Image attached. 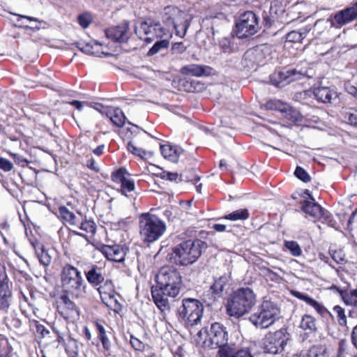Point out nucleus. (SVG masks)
Returning <instances> with one entry per match:
<instances>
[{"instance_id": "obj_37", "label": "nucleus", "mask_w": 357, "mask_h": 357, "mask_svg": "<svg viewBox=\"0 0 357 357\" xmlns=\"http://www.w3.org/2000/svg\"><path fill=\"white\" fill-rule=\"evenodd\" d=\"M284 245L291 254L295 257L301 256L302 250L299 244L294 241H285Z\"/></svg>"}, {"instance_id": "obj_27", "label": "nucleus", "mask_w": 357, "mask_h": 357, "mask_svg": "<svg viewBox=\"0 0 357 357\" xmlns=\"http://www.w3.org/2000/svg\"><path fill=\"white\" fill-rule=\"evenodd\" d=\"M220 357H253L248 348L241 349L236 351H234L232 346L227 350L222 349V355Z\"/></svg>"}, {"instance_id": "obj_32", "label": "nucleus", "mask_w": 357, "mask_h": 357, "mask_svg": "<svg viewBox=\"0 0 357 357\" xmlns=\"http://www.w3.org/2000/svg\"><path fill=\"white\" fill-rule=\"evenodd\" d=\"M344 121L351 126L357 127V109L349 108L342 112Z\"/></svg>"}, {"instance_id": "obj_31", "label": "nucleus", "mask_w": 357, "mask_h": 357, "mask_svg": "<svg viewBox=\"0 0 357 357\" xmlns=\"http://www.w3.org/2000/svg\"><path fill=\"white\" fill-rule=\"evenodd\" d=\"M347 305L357 307V291H337Z\"/></svg>"}, {"instance_id": "obj_1", "label": "nucleus", "mask_w": 357, "mask_h": 357, "mask_svg": "<svg viewBox=\"0 0 357 357\" xmlns=\"http://www.w3.org/2000/svg\"><path fill=\"white\" fill-rule=\"evenodd\" d=\"M206 248L207 244L199 239L188 240L175 247L168 257L176 264L188 266L195 262Z\"/></svg>"}, {"instance_id": "obj_55", "label": "nucleus", "mask_w": 357, "mask_h": 357, "mask_svg": "<svg viewBox=\"0 0 357 357\" xmlns=\"http://www.w3.org/2000/svg\"><path fill=\"white\" fill-rule=\"evenodd\" d=\"M13 163L4 158H0V169L5 172H10L13 169Z\"/></svg>"}, {"instance_id": "obj_2", "label": "nucleus", "mask_w": 357, "mask_h": 357, "mask_svg": "<svg viewBox=\"0 0 357 357\" xmlns=\"http://www.w3.org/2000/svg\"><path fill=\"white\" fill-rule=\"evenodd\" d=\"M257 301L254 291H232L225 303L229 317L240 318L249 312Z\"/></svg>"}, {"instance_id": "obj_9", "label": "nucleus", "mask_w": 357, "mask_h": 357, "mask_svg": "<svg viewBox=\"0 0 357 357\" xmlns=\"http://www.w3.org/2000/svg\"><path fill=\"white\" fill-rule=\"evenodd\" d=\"M288 340L289 334L285 328L268 333L264 342L265 352L272 354L281 353L287 345Z\"/></svg>"}, {"instance_id": "obj_33", "label": "nucleus", "mask_w": 357, "mask_h": 357, "mask_svg": "<svg viewBox=\"0 0 357 357\" xmlns=\"http://www.w3.org/2000/svg\"><path fill=\"white\" fill-rule=\"evenodd\" d=\"M300 326L303 330L314 331L316 330L315 319L310 315L305 314L303 317Z\"/></svg>"}, {"instance_id": "obj_46", "label": "nucleus", "mask_w": 357, "mask_h": 357, "mask_svg": "<svg viewBox=\"0 0 357 357\" xmlns=\"http://www.w3.org/2000/svg\"><path fill=\"white\" fill-rule=\"evenodd\" d=\"M295 176L304 183L310 182L311 180L310 176L308 173L301 167H296L295 172Z\"/></svg>"}, {"instance_id": "obj_10", "label": "nucleus", "mask_w": 357, "mask_h": 357, "mask_svg": "<svg viewBox=\"0 0 357 357\" xmlns=\"http://www.w3.org/2000/svg\"><path fill=\"white\" fill-rule=\"evenodd\" d=\"M157 285L155 290H180L181 276L175 271L162 269L155 276Z\"/></svg>"}, {"instance_id": "obj_39", "label": "nucleus", "mask_w": 357, "mask_h": 357, "mask_svg": "<svg viewBox=\"0 0 357 357\" xmlns=\"http://www.w3.org/2000/svg\"><path fill=\"white\" fill-rule=\"evenodd\" d=\"M9 289V279L6 271V268L4 266L0 264V290H8Z\"/></svg>"}, {"instance_id": "obj_40", "label": "nucleus", "mask_w": 357, "mask_h": 357, "mask_svg": "<svg viewBox=\"0 0 357 357\" xmlns=\"http://www.w3.org/2000/svg\"><path fill=\"white\" fill-rule=\"evenodd\" d=\"M262 24L266 29L271 28L275 24V22H278L277 17H275L272 14H271L269 10L268 12L264 11L262 13Z\"/></svg>"}, {"instance_id": "obj_38", "label": "nucleus", "mask_w": 357, "mask_h": 357, "mask_svg": "<svg viewBox=\"0 0 357 357\" xmlns=\"http://www.w3.org/2000/svg\"><path fill=\"white\" fill-rule=\"evenodd\" d=\"M93 17L89 12L83 13L77 16V22L83 28H87L93 22Z\"/></svg>"}, {"instance_id": "obj_41", "label": "nucleus", "mask_w": 357, "mask_h": 357, "mask_svg": "<svg viewBox=\"0 0 357 357\" xmlns=\"http://www.w3.org/2000/svg\"><path fill=\"white\" fill-rule=\"evenodd\" d=\"M12 300L11 291H0V308L7 310Z\"/></svg>"}, {"instance_id": "obj_21", "label": "nucleus", "mask_w": 357, "mask_h": 357, "mask_svg": "<svg viewBox=\"0 0 357 357\" xmlns=\"http://www.w3.org/2000/svg\"><path fill=\"white\" fill-rule=\"evenodd\" d=\"M102 112H105L106 116L116 127L121 128L124 126L126 118L120 108L109 107V109H105Z\"/></svg>"}, {"instance_id": "obj_15", "label": "nucleus", "mask_w": 357, "mask_h": 357, "mask_svg": "<svg viewBox=\"0 0 357 357\" xmlns=\"http://www.w3.org/2000/svg\"><path fill=\"white\" fill-rule=\"evenodd\" d=\"M306 71L298 70L296 68H290L284 71H280L275 75L278 81L271 79L273 84L278 87H283L291 82L298 80L305 77Z\"/></svg>"}, {"instance_id": "obj_44", "label": "nucleus", "mask_w": 357, "mask_h": 357, "mask_svg": "<svg viewBox=\"0 0 357 357\" xmlns=\"http://www.w3.org/2000/svg\"><path fill=\"white\" fill-rule=\"evenodd\" d=\"M319 218L322 219L323 222L326 223L328 226L335 227L337 222L333 218V215L328 211L323 209V211H321V216Z\"/></svg>"}, {"instance_id": "obj_7", "label": "nucleus", "mask_w": 357, "mask_h": 357, "mask_svg": "<svg viewBox=\"0 0 357 357\" xmlns=\"http://www.w3.org/2000/svg\"><path fill=\"white\" fill-rule=\"evenodd\" d=\"M203 311L201 302L195 298H187L183 301V305L178 310V318L192 326L201 321Z\"/></svg>"}, {"instance_id": "obj_52", "label": "nucleus", "mask_w": 357, "mask_h": 357, "mask_svg": "<svg viewBox=\"0 0 357 357\" xmlns=\"http://www.w3.org/2000/svg\"><path fill=\"white\" fill-rule=\"evenodd\" d=\"M333 312L337 314L338 321L340 324H346V315L344 314V310L340 305H335L333 307Z\"/></svg>"}, {"instance_id": "obj_63", "label": "nucleus", "mask_w": 357, "mask_h": 357, "mask_svg": "<svg viewBox=\"0 0 357 357\" xmlns=\"http://www.w3.org/2000/svg\"><path fill=\"white\" fill-rule=\"evenodd\" d=\"M116 291H112L113 294L111 295L110 294H109V302L110 303H106V305L107 306H109V305H112V303L114 302V311H117V310H121V305L119 304V303L118 302V301L116 300V298H115V296L114 294V293H115Z\"/></svg>"}, {"instance_id": "obj_62", "label": "nucleus", "mask_w": 357, "mask_h": 357, "mask_svg": "<svg viewBox=\"0 0 357 357\" xmlns=\"http://www.w3.org/2000/svg\"><path fill=\"white\" fill-rule=\"evenodd\" d=\"M98 338L102 342V347L105 350H109L111 347L110 341L108 339L106 333L103 335H98Z\"/></svg>"}, {"instance_id": "obj_4", "label": "nucleus", "mask_w": 357, "mask_h": 357, "mask_svg": "<svg viewBox=\"0 0 357 357\" xmlns=\"http://www.w3.org/2000/svg\"><path fill=\"white\" fill-rule=\"evenodd\" d=\"M280 318V309L278 305L264 297L259 311L252 314L250 320L257 328H267Z\"/></svg>"}, {"instance_id": "obj_13", "label": "nucleus", "mask_w": 357, "mask_h": 357, "mask_svg": "<svg viewBox=\"0 0 357 357\" xmlns=\"http://www.w3.org/2000/svg\"><path fill=\"white\" fill-rule=\"evenodd\" d=\"M241 63L248 70L256 69L258 66L265 63L263 50L259 48L247 50L243 56Z\"/></svg>"}, {"instance_id": "obj_11", "label": "nucleus", "mask_w": 357, "mask_h": 357, "mask_svg": "<svg viewBox=\"0 0 357 357\" xmlns=\"http://www.w3.org/2000/svg\"><path fill=\"white\" fill-rule=\"evenodd\" d=\"M183 15L182 12L174 6H167L165 8V13L162 15V22L167 26H172L175 30L176 36L183 38L187 32V29L190 25L191 20H185L183 22V31H179L178 24L176 22L178 19Z\"/></svg>"}, {"instance_id": "obj_25", "label": "nucleus", "mask_w": 357, "mask_h": 357, "mask_svg": "<svg viewBox=\"0 0 357 357\" xmlns=\"http://www.w3.org/2000/svg\"><path fill=\"white\" fill-rule=\"evenodd\" d=\"M86 279L89 282L97 286L104 281V277L100 269L97 266L93 267L86 273Z\"/></svg>"}, {"instance_id": "obj_14", "label": "nucleus", "mask_w": 357, "mask_h": 357, "mask_svg": "<svg viewBox=\"0 0 357 357\" xmlns=\"http://www.w3.org/2000/svg\"><path fill=\"white\" fill-rule=\"evenodd\" d=\"M100 252L105 257L110 261L116 262H122L128 251V248L125 245H102L100 248Z\"/></svg>"}, {"instance_id": "obj_6", "label": "nucleus", "mask_w": 357, "mask_h": 357, "mask_svg": "<svg viewBox=\"0 0 357 357\" xmlns=\"http://www.w3.org/2000/svg\"><path fill=\"white\" fill-rule=\"evenodd\" d=\"M135 32L139 39L148 44L156 38L171 35L169 31L161 26L160 22L153 20L143 21L139 26H135Z\"/></svg>"}, {"instance_id": "obj_57", "label": "nucleus", "mask_w": 357, "mask_h": 357, "mask_svg": "<svg viewBox=\"0 0 357 357\" xmlns=\"http://www.w3.org/2000/svg\"><path fill=\"white\" fill-rule=\"evenodd\" d=\"M55 214L65 225V221L67 218V208L65 206H59L58 211L55 212Z\"/></svg>"}, {"instance_id": "obj_48", "label": "nucleus", "mask_w": 357, "mask_h": 357, "mask_svg": "<svg viewBox=\"0 0 357 357\" xmlns=\"http://www.w3.org/2000/svg\"><path fill=\"white\" fill-rule=\"evenodd\" d=\"M127 147L130 152L141 158L146 157L148 153L147 151L143 150L142 149L137 147L132 142H129L128 143Z\"/></svg>"}, {"instance_id": "obj_19", "label": "nucleus", "mask_w": 357, "mask_h": 357, "mask_svg": "<svg viewBox=\"0 0 357 357\" xmlns=\"http://www.w3.org/2000/svg\"><path fill=\"white\" fill-rule=\"evenodd\" d=\"M153 301L157 307L163 312L169 308V296L176 297L178 291H151Z\"/></svg>"}, {"instance_id": "obj_8", "label": "nucleus", "mask_w": 357, "mask_h": 357, "mask_svg": "<svg viewBox=\"0 0 357 357\" xmlns=\"http://www.w3.org/2000/svg\"><path fill=\"white\" fill-rule=\"evenodd\" d=\"M259 28V17L252 11L244 12L236 21V33L239 38L255 35Z\"/></svg>"}, {"instance_id": "obj_56", "label": "nucleus", "mask_w": 357, "mask_h": 357, "mask_svg": "<svg viewBox=\"0 0 357 357\" xmlns=\"http://www.w3.org/2000/svg\"><path fill=\"white\" fill-rule=\"evenodd\" d=\"M36 334L38 337L44 338L50 334V331L41 324L36 325Z\"/></svg>"}, {"instance_id": "obj_34", "label": "nucleus", "mask_w": 357, "mask_h": 357, "mask_svg": "<svg viewBox=\"0 0 357 357\" xmlns=\"http://www.w3.org/2000/svg\"><path fill=\"white\" fill-rule=\"evenodd\" d=\"M284 114V116L293 122L297 121L300 118V113L296 109L285 104V109L281 112Z\"/></svg>"}, {"instance_id": "obj_53", "label": "nucleus", "mask_w": 357, "mask_h": 357, "mask_svg": "<svg viewBox=\"0 0 357 357\" xmlns=\"http://www.w3.org/2000/svg\"><path fill=\"white\" fill-rule=\"evenodd\" d=\"M72 96H74V95L68 93V105L74 107L78 111H82L84 107V105L85 104L86 105L88 104L86 102H82V101H79V100H70V97H72Z\"/></svg>"}, {"instance_id": "obj_26", "label": "nucleus", "mask_w": 357, "mask_h": 357, "mask_svg": "<svg viewBox=\"0 0 357 357\" xmlns=\"http://www.w3.org/2000/svg\"><path fill=\"white\" fill-rule=\"evenodd\" d=\"M83 218L84 216L81 213L77 212L75 213L68 211V223H70V225L73 227V229L68 228V231L73 232L74 234L84 236V235L78 233L74 229L75 228L79 229V226H80V223H82Z\"/></svg>"}, {"instance_id": "obj_24", "label": "nucleus", "mask_w": 357, "mask_h": 357, "mask_svg": "<svg viewBox=\"0 0 357 357\" xmlns=\"http://www.w3.org/2000/svg\"><path fill=\"white\" fill-rule=\"evenodd\" d=\"M231 286L230 276L225 274L214 280L210 290H228L231 288Z\"/></svg>"}, {"instance_id": "obj_64", "label": "nucleus", "mask_w": 357, "mask_h": 357, "mask_svg": "<svg viewBox=\"0 0 357 357\" xmlns=\"http://www.w3.org/2000/svg\"><path fill=\"white\" fill-rule=\"evenodd\" d=\"M311 29H312L311 25H307V26L301 28L298 30V32H299L300 35H301V38L303 40L307 36V35L309 33V32L311 31Z\"/></svg>"}, {"instance_id": "obj_49", "label": "nucleus", "mask_w": 357, "mask_h": 357, "mask_svg": "<svg viewBox=\"0 0 357 357\" xmlns=\"http://www.w3.org/2000/svg\"><path fill=\"white\" fill-rule=\"evenodd\" d=\"M121 191L123 193L132 192L135 190V182L127 177L121 183Z\"/></svg>"}, {"instance_id": "obj_42", "label": "nucleus", "mask_w": 357, "mask_h": 357, "mask_svg": "<svg viewBox=\"0 0 357 357\" xmlns=\"http://www.w3.org/2000/svg\"><path fill=\"white\" fill-rule=\"evenodd\" d=\"M285 104L278 100H271L266 103L265 106L267 109L277 110L282 112L285 109Z\"/></svg>"}, {"instance_id": "obj_50", "label": "nucleus", "mask_w": 357, "mask_h": 357, "mask_svg": "<svg viewBox=\"0 0 357 357\" xmlns=\"http://www.w3.org/2000/svg\"><path fill=\"white\" fill-rule=\"evenodd\" d=\"M303 39L298 31H291L287 33L286 41L290 43H302Z\"/></svg>"}, {"instance_id": "obj_54", "label": "nucleus", "mask_w": 357, "mask_h": 357, "mask_svg": "<svg viewBox=\"0 0 357 357\" xmlns=\"http://www.w3.org/2000/svg\"><path fill=\"white\" fill-rule=\"evenodd\" d=\"M294 296L296 298L303 300L308 305H311L312 303L314 301V299L312 298L309 296L301 293V291H291Z\"/></svg>"}, {"instance_id": "obj_20", "label": "nucleus", "mask_w": 357, "mask_h": 357, "mask_svg": "<svg viewBox=\"0 0 357 357\" xmlns=\"http://www.w3.org/2000/svg\"><path fill=\"white\" fill-rule=\"evenodd\" d=\"M213 68L208 66L190 64L183 66L181 72L183 75L195 77L208 76L212 73Z\"/></svg>"}, {"instance_id": "obj_59", "label": "nucleus", "mask_w": 357, "mask_h": 357, "mask_svg": "<svg viewBox=\"0 0 357 357\" xmlns=\"http://www.w3.org/2000/svg\"><path fill=\"white\" fill-rule=\"evenodd\" d=\"M13 158L15 162L22 167H26L29 163V161L25 158L19 154H13Z\"/></svg>"}, {"instance_id": "obj_5", "label": "nucleus", "mask_w": 357, "mask_h": 357, "mask_svg": "<svg viewBox=\"0 0 357 357\" xmlns=\"http://www.w3.org/2000/svg\"><path fill=\"white\" fill-rule=\"evenodd\" d=\"M165 223L157 216L149 213L142 214L139 217V232L146 242L158 240L165 232Z\"/></svg>"}, {"instance_id": "obj_61", "label": "nucleus", "mask_w": 357, "mask_h": 357, "mask_svg": "<svg viewBox=\"0 0 357 357\" xmlns=\"http://www.w3.org/2000/svg\"><path fill=\"white\" fill-rule=\"evenodd\" d=\"M332 258L335 261L339 264H342L346 261L344 255L341 251H335L332 255Z\"/></svg>"}, {"instance_id": "obj_43", "label": "nucleus", "mask_w": 357, "mask_h": 357, "mask_svg": "<svg viewBox=\"0 0 357 357\" xmlns=\"http://www.w3.org/2000/svg\"><path fill=\"white\" fill-rule=\"evenodd\" d=\"M96 224L93 221L86 220L83 218L82 223H80V226H79V229L86 231V233L94 234L96 232Z\"/></svg>"}, {"instance_id": "obj_51", "label": "nucleus", "mask_w": 357, "mask_h": 357, "mask_svg": "<svg viewBox=\"0 0 357 357\" xmlns=\"http://www.w3.org/2000/svg\"><path fill=\"white\" fill-rule=\"evenodd\" d=\"M219 45L225 53H230L232 51L231 40L229 38L224 37L219 41Z\"/></svg>"}, {"instance_id": "obj_3", "label": "nucleus", "mask_w": 357, "mask_h": 357, "mask_svg": "<svg viewBox=\"0 0 357 357\" xmlns=\"http://www.w3.org/2000/svg\"><path fill=\"white\" fill-rule=\"evenodd\" d=\"M199 340L203 341L204 347L211 349H219V356L222 355V350H227L231 345L228 344V332L227 328L222 324L215 322L211 325L209 329L204 328L198 333Z\"/></svg>"}, {"instance_id": "obj_29", "label": "nucleus", "mask_w": 357, "mask_h": 357, "mask_svg": "<svg viewBox=\"0 0 357 357\" xmlns=\"http://www.w3.org/2000/svg\"><path fill=\"white\" fill-rule=\"evenodd\" d=\"M249 216L250 213L248 209L240 208L225 215L222 218L231 221H237L245 220L249 218Z\"/></svg>"}, {"instance_id": "obj_18", "label": "nucleus", "mask_w": 357, "mask_h": 357, "mask_svg": "<svg viewBox=\"0 0 357 357\" xmlns=\"http://www.w3.org/2000/svg\"><path fill=\"white\" fill-rule=\"evenodd\" d=\"M286 6L287 5L280 0H273L271 3L269 11L275 17H277L278 22L280 23H289L294 20V19L288 17Z\"/></svg>"}, {"instance_id": "obj_17", "label": "nucleus", "mask_w": 357, "mask_h": 357, "mask_svg": "<svg viewBox=\"0 0 357 357\" xmlns=\"http://www.w3.org/2000/svg\"><path fill=\"white\" fill-rule=\"evenodd\" d=\"M357 20V1L350 6L337 13L333 17L334 22L339 26Z\"/></svg>"}, {"instance_id": "obj_58", "label": "nucleus", "mask_w": 357, "mask_h": 357, "mask_svg": "<svg viewBox=\"0 0 357 357\" xmlns=\"http://www.w3.org/2000/svg\"><path fill=\"white\" fill-rule=\"evenodd\" d=\"M172 50L174 53L181 54L185 51L186 47L184 46L182 42H180L174 43Z\"/></svg>"}, {"instance_id": "obj_45", "label": "nucleus", "mask_w": 357, "mask_h": 357, "mask_svg": "<svg viewBox=\"0 0 357 357\" xmlns=\"http://www.w3.org/2000/svg\"><path fill=\"white\" fill-rule=\"evenodd\" d=\"M128 173L126 169L121 167L112 174V180L116 183H121L126 178Z\"/></svg>"}, {"instance_id": "obj_60", "label": "nucleus", "mask_w": 357, "mask_h": 357, "mask_svg": "<svg viewBox=\"0 0 357 357\" xmlns=\"http://www.w3.org/2000/svg\"><path fill=\"white\" fill-rule=\"evenodd\" d=\"M310 306L313 307L316 311L321 315L324 314L325 313H328L327 309L315 300Z\"/></svg>"}, {"instance_id": "obj_16", "label": "nucleus", "mask_w": 357, "mask_h": 357, "mask_svg": "<svg viewBox=\"0 0 357 357\" xmlns=\"http://www.w3.org/2000/svg\"><path fill=\"white\" fill-rule=\"evenodd\" d=\"M313 94L318 102L324 104L335 105L340 99L339 94L335 89L326 86L314 88Z\"/></svg>"}, {"instance_id": "obj_30", "label": "nucleus", "mask_w": 357, "mask_h": 357, "mask_svg": "<svg viewBox=\"0 0 357 357\" xmlns=\"http://www.w3.org/2000/svg\"><path fill=\"white\" fill-rule=\"evenodd\" d=\"M200 180L199 176L196 174L195 169H188L182 172L180 174L179 181L192 182L196 184Z\"/></svg>"}, {"instance_id": "obj_23", "label": "nucleus", "mask_w": 357, "mask_h": 357, "mask_svg": "<svg viewBox=\"0 0 357 357\" xmlns=\"http://www.w3.org/2000/svg\"><path fill=\"white\" fill-rule=\"evenodd\" d=\"M82 281L77 269L68 264V287L78 290L82 286Z\"/></svg>"}, {"instance_id": "obj_22", "label": "nucleus", "mask_w": 357, "mask_h": 357, "mask_svg": "<svg viewBox=\"0 0 357 357\" xmlns=\"http://www.w3.org/2000/svg\"><path fill=\"white\" fill-rule=\"evenodd\" d=\"M301 209L306 214L314 218H319L321 216V211H323L324 208L317 203L315 199L314 201L304 200L301 202Z\"/></svg>"}, {"instance_id": "obj_12", "label": "nucleus", "mask_w": 357, "mask_h": 357, "mask_svg": "<svg viewBox=\"0 0 357 357\" xmlns=\"http://www.w3.org/2000/svg\"><path fill=\"white\" fill-rule=\"evenodd\" d=\"M129 22L124 21L121 24L111 26L105 30L107 38L116 43H126L130 36Z\"/></svg>"}, {"instance_id": "obj_28", "label": "nucleus", "mask_w": 357, "mask_h": 357, "mask_svg": "<svg viewBox=\"0 0 357 357\" xmlns=\"http://www.w3.org/2000/svg\"><path fill=\"white\" fill-rule=\"evenodd\" d=\"M160 151L165 158L172 162L177 161L180 153L178 149H174L168 144L161 145Z\"/></svg>"}, {"instance_id": "obj_36", "label": "nucleus", "mask_w": 357, "mask_h": 357, "mask_svg": "<svg viewBox=\"0 0 357 357\" xmlns=\"http://www.w3.org/2000/svg\"><path fill=\"white\" fill-rule=\"evenodd\" d=\"M305 357H326V349L324 346H314L310 349Z\"/></svg>"}, {"instance_id": "obj_35", "label": "nucleus", "mask_w": 357, "mask_h": 357, "mask_svg": "<svg viewBox=\"0 0 357 357\" xmlns=\"http://www.w3.org/2000/svg\"><path fill=\"white\" fill-rule=\"evenodd\" d=\"M169 45L167 39H163L155 43L152 47L149 50L148 55L153 56L162 50L167 49Z\"/></svg>"}, {"instance_id": "obj_47", "label": "nucleus", "mask_w": 357, "mask_h": 357, "mask_svg": "<svg viewBox=\"0 0 357 357\" xmlns=\"http://www.w3.org/2000/svg\"><path fill=\"white\" fill-rule=\"evenodd\" d=\"M40 252L36 251L38 258L40 262L44 266L50 264L52 259L47 252L44 249L43 246L40 248Z\"/></svg>"}]
</instances>
